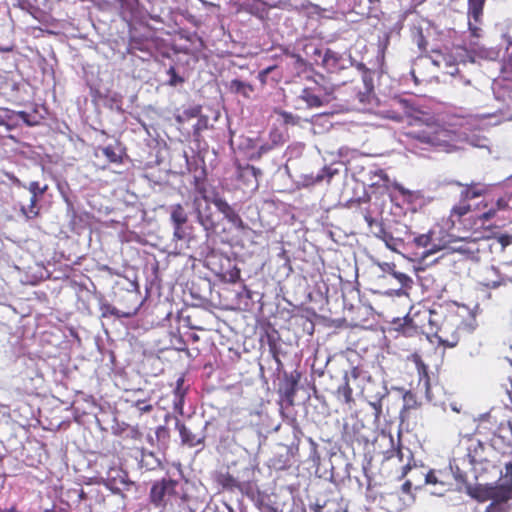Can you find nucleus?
<instances>
[{
	"label": "nucleus",
	"mask_w": 512,
	"mask_h": 512,
	"mask_svg": "<svg viewBox=\"0 0 512 512\" xmlns=\"http://www.w3.org/2000/svg\"><path fill=\"white\" fill-rule=\"evenodd\" d=\"M512 237L509 235H500L498 237V242L502 245V247H506L511 243Z\"/></svg>",
	"instance_id": "48"
},
{
	"label": "nucleus",
	"mask_w": 512,
	"mask_h": 512,
	"mask_svg": "<svg viewBox=\"0 0 512 512\" xmlns=\"http://www.w3.org/2000/svg\"><path fill=\"white\" fill-rule=\"evenodd\" d=\"M327 506H328L327 504H324V505L317 504L316 508H315V512H331ZM335 512H338V511H335Z\"/></svg>",
	"instance_id": "53"
},
{
	"label": "nucleus",
	"mask_w": 512,
	"mask_h": 512,
	"mask_svg": "<svg viewBox=\"0 0 512 512\" xmlns=\"http://www.w3.org/2000/svg\"><path fill=\"white\" fill-rule=\"evenodd\" d=\"M486 0H468V26L469 39L464 41L463 47L455 49V60L458 63H474L477 59H494L496 52L479 43L482 29L478 26L483 16V7Z\"/></svg>",
	"instance_id": "3"
},
{
	"label": "nucleus",
	"mask_w": 512,
	"mask_h": 512,
	"mask_svg": "<svg viewBox=\"0 0 512 512\" xmlns=\"http://www.w3.org/2000/svg\"><path fill=\"white\" fill-rule=\"evenodd\" d=\"M200 113V107H195L186 112L190 117H196Z\"/></svg>",
	"instance_id": "54"
},
{
	"label": "nucleus",
	"mask_w": 512,
	"mask_h": 512,
	"mask_svg": "<svg viewBox=\"0 0 512 512\" xmlns=\"http://www.w3.org/2000/svg\"><path fill=\"white\" fill-rule=\"evenodd\" d=\"M511 389L505 385V394L508 402L504 401L506 407L512 409V383ZM493 450H499L502 454L512 451V421L501 423L497 432L491 440V444H484L478 440H470L467 447V454L461 458H454L450 462V469L454 478L461 483H467L471 478L477 480L482 473L490 468L496 469L494 460L491 459ZM506 476H512V461L505 464Z\"/></svg>",
	"instance_id": "1"
},
{
	"label": "nucleus",
	"mask_w": 512,
	"mask_h": 512,
	"mask_svg": "<svg viewBox=\"0 0 512 512\" xmlns=\"http://www.w3.org/2000/svg\"><path fill=\"white\" fill-rule=\"evenodd\" d=\"M391 276L400 283L402 288H410L413 283L412 279L408 275L396 270H394Z\"/></svg>",
	"instance_id": "34"
},
{
	"label": "nucleus",
	"mask_w": 512,
	"mask_h": 512,
	"mask_svg": "<svg viewBox=\"0 0 512 512\" xmlns=\"http://www.w3.org/2000/svg\"><path fill=\"white\" fill-rule=\"evenodd\" d=\"M363 82H364V84H365L366 88H367L368 90H370L371 88H369V87H368L366 77H364V78H363Z\"/></svg>",
	"instance_id": "63"
},
{
	"label": "nucleus",
	"mask_w": 512,
	"mask_h": 512,
	"mask_svg": "<svg viewBox=\"0 0 512 512\" xmlns=\"http://www.w3.org/2000/svg\"><path fill=\"white\" fill-rule=\"evenodd\" d=\"M104 156L112 163L120 162V156L115 152L114 148L107 146L102 150Z\"/></svg>",
	"instance_id": "39"
},
{
	"label": "nucleus",
	"mask_w": 512,
	"mask_h": 512,
	"mask_svg": "<svg viewBox=\"0 0 512 512\" xmlns=\"http://www.w3.org/2000/svg\"><path fill=\"white\" fill-rule=\"evenodd\" d=\"M356 67H357V69H358L359 71H363V70H365V65H364V64H362V63H357V64H356Z\"/></svg>",
	"instance_id": "61"
},
{
	"label": "nucleus",
	"mask_w": 512,
	"mask_h": 512,
	"mask_svg": "<svg viewBox=\"0 0 512 512\" xmlns=\"http://www.w3.org/2000/svg\"><path fill=\"white\" fill-rule=\"evenodd\" d=\"M155 436L158 441L165 442L169 437V431L165 426H159L155 431Z\"/></svg>",
	"instance_id": "40"
},
{
	"label": "nucleus",
	"mask_w": 512,
	"mask_h": 512,
	"mask_svg": "<svg viewBox=\"0 0 512 512\" xmlns=\"http://www.w3.org/2000/svg\"><path fill=\"white\" fill-rule=\"evenodd\" d=\"M0 126H4L8 131L18 127L16 111L8 108H0Z\"/></svg>",
	"instance_id": "20"
},
{
	"label": "nucleus",
	"mask_w": 512,
	"mask_h": 512,
	"mask_svg": "<svg viewBox=\"0 0 512 512\" xmlns=\"http://www.w3.org/2000/svg\"><path fill=\"white\" fill-rule=\"evenodd\" d=\"M271 145L276 148L283 145L286 141L285 135L277 128L269 132V140Z\"/></svg>",
	"instance_id": "30"
},
{
	"label": "nucleus",
	"mask_w": 512,
	"mask_h": 512,
	"mask_svg": "<svg viewBox=\"0 0 512 512\" xmlns=\"http://www.w3.org/2000/svg\"><path fill=\"white\" fill-rule=\"evenodd\" d=\"M493 207L496 212L506 210L508 208V200L505 198H499Z\"/></svg>",
	"instance_id": "47"
},
{
	"label": "nucleus",
	"mask_w": 512,
	"mask_h": 512,
	"mask_svg": "<svg viewBox=\"0 0 512 512\" xmlns=\"http://www.w3.org/2000/svg\"><path fill=\"white\" fill-rule=\"evenodd\" d=\"M396 456L399 462L404 463L402 466L401 477H405L411 470V461L413 460L412 451L407 447H398L392 451L391 457Z\"/></svg>",
	"instance_id": "16"
},
{
	"label": "nucleus",
	"mask_w": 512,
	"mask_h": 512,
	"mask_svg": "<svg viewBox=\"0 0 512 512\" xmlns=\"http://www.w3.org/2000/svg\"><path fill=\"white\" fill-rule=\"evenodd\" d=\"M357 97L359 99V102L363 103L369 97V95L366 93H359Z\"/></svg>",
	"instance_id": "56"
},
{
	"label": "nucleus",
	"mask_w": 512,
	"mask_h": 512,
	"mask_svg": "<svg viewBox=\"0 0 512 512\" xmlns=\"http://www.w3.org/2000/svg\"><path fill=\"white\" fill-rule=\"evenodd\" d=\"M271 70H272V68L269 67V68H266L263 71H261L259 74L260 78L262 79L263 77H265Z\"/></svg>",
	"instance_id": "58"
},
{
	"label": "nucleus",
	"mask_w": 512,
	"mask_h": 512,
	"mask_svg": "<svg viewBox=\"0 0 512 512\" xmlns=\"http://www.w3.org/2000/svg\"><path fill=\"white\" fill-rule=\"evenodd\" d=\"M354 65L350 54L338 53L332 49H326L323 54L322 66L329 73H337Z\"/></svg>",
	"instance_id": "6"
},
{
	"label": "nucleus",
	"mask_w": 512,
	"mask_h": 512,
	"mask_svg": "<svg viewBox=\"0 0 512 512\" xmlns=\"http://www.w3.org/2000/svg\"><path fill=\"white\" fill-rule=\"evenodd\" d=\"M378 266L383 272L388 273L390 275L394 272L396 267L394 263L387 262L378 263Z\"/></svg>",
	"instance_id": "45"
},
{
	"label": "nucleus",
	"mask_w": 512,
	"mask_h": 512,
	"mask_svg": "<svg viewBox=\"0 0 512 512\" xmlns=\"http://www.w3.org/2000/svg\"><path fill=\"white\" fill-rule=\"evenodd\" d=\"M496 210L494 209V207H491L488 211L482 213L481 215H479V220L482 221V222H485V221H488L490 220L491 218H493L495 215H496Z\"/></svg>",
	"instance_id": "44"
},
{
	"label": "nucleus",
	"mask_w": 512,
	"mask_h": 512,
	"mask_svg": "<svg viewBox=\"0 0 512 512\" xmlns=\"http://www.w3.org/2000/svg\"><path fill=\"white\" fill-rule=\"evenodd\" d=\"M459 72L458 68L454 67L453 65L450 66V70L447 71L448 74L454 76Z\"/></svg>",
	"instance_id": "57"
},
{
	"label": "nucleus",
	"mask_w": 512,
	"mask_h": 512,
	"mask_svg": "<svg viewBox=\"0 0 512 512\" xmlns=\"http://www.w3.org/2000/svg\"><path fill=\"white\" fill-rule=\"evenodd\" d=\"M261 175L262 171L252 165L247 164L238 167V178L253 190L258 189V177Z\"/></svg>",
	"instance_id": "14"
},
{
	"label": "nucleus",
	"mask_w": 512,
	"mask_h": 512,
	"mask_svg": "<svg viewBox=\"0 0 512 512\" xmlns=\"http://www.w3.org/2000/svg\"><path fill=\"white\" fill-rule=\"evenodd\" d=\"M217 210L223 214L224 218L232 213L235 209L222 197L215 196L212 200Z\"/></svg>",
	"instance_id": "29"
},
{
	"label": "nucleus",
	"mask_w": 512,
	"mask_h": 512,
	"mask_svg": "<svg viewBox=\"0 0 512 512\" xmlns=\"http://www.w3.org/2000/svg\"><path fill=\"white\" fill-rule=\"evenodd\" d=\"M103 484L113 494L122 495V490H127L132 482L125 471L119 468H111L107 473V477L103 480Z\"/></svg>",
	"instance_id": "8"
},
{
	"label": "nucleus",
	"mask_w": 512,
	"mask_h": 512,
	"mask_svg": "<svg viewBox=\"0 0 512 512\" xmlns=\"http://www.w3.org/2000/svg\"><path fill=\"white\" fill-rule=\"evenodd\" d=\"M207 124L206 118H201L197 121V123L194 125V131L195 133H198L201 129L205 128Z\"/></svg>",
	"instance_id": "49"
},
{
	"label": "nucleus",
	"mask_w": 512,
	"mask_h": 512,
	"mask_svg": "<svg viewBox=\"0 0 512 512\" xmlns=\"http://www.w3.org/2000/svg\"><path fill=\"white\" fill-rule=\"evenodd\" d=\"M359 372L357 368H353L350 373H345L343 376V383L337 388V397L345 403L352 401V388L350 387V380H356Z\"/></svg>",
	"instance_id": "15"
},
{
	"label": "nucleus",
	"mask_w": 512,
	"mask_h": 512,
	"mask_svg": "<svg viewBox=\"0 0 512 512\" xmlns=\"http://www.w3.org/2000/svg\"><path fill=\"white\" fill-rule=\"evenodd\" d=\"M486 191L487 188L485 185L472 184L470 186H466V188L461 192V198L467 201L483 195Z\"/></svg>",
	"instance_id": "24"
},
{
	"label": "nucleus",
	"mask_w": 512,
	"mask_h": 512,
	"mask_svg": "<svg viewBox=\"0 0 512 512\" xmlns=\"http://www.w3.org/2000/svg\"><path fill=\"white\" fill-rule=\"evenodd\" d=\"M425 482L427 484H436L437 483V478L434 475V473H432V472L427 473L425 475Z\"/></svg>",
	"instance_id": "51"
},
{
	"label": "nucleus",
	"mask_w": 512,
	"mask_h": 512,
	"mask_svg": "<svg viewBox=\"0 0 512 512\" xmlns=\"http://www.w3.org/2000/svg\"><path fill=\"white\" fill-rule=\"evenodd\" d=\"M208 422L205 423L204 427L199 432H192L188 427H186L179 419L175 421V427L179 431L181 442L183 445L188 447H196L201 445L204 446V441L206 438L205 430L208 426Z\"/></svg>",
	"instance_id": "10"
},
{
	"label": "nucleus",
	"mask_w": 512,
	"mask_h": 512,
	"mask_svg": "<svg viewBox=\"0 0 512 512\" xmlns=\"http://www.w3.org/2000/svg\"><path fill=\"white\" fill-rule=\"evenodd\" d=\"M24 187L31 193V195L38 196V197H42L48 189L47 185H44L41 187L39 182H37V181H32L29 183L28 186H24Z\"/></svg>",
	"instance_id": "33"
},
{
	"label": "nucleus",
	"mask_w": 512,
	"mask_h": 512,
	"mask_svg": "<svg viewBox=\"0 0 512 512\" xmlns=\"http://www.w3.org/2000/svg\"><path fill=\"white\" fill-rule=\"evenodd\" d=\"M278 115L281 117L282 122L286 125H292V126H303V123H308V119H303L298 115H295L291 112L280 110L277 112Z\"/></svg>",
	"instance_id": "25"
},
{
	"label": "nucleus",
	"mask_w": 512,
	"mask_h": 512,
	"mask_svg": "<svg viewBox=\"0 0 512 512\" xmlns=\"http://www.w3.org/2000/svg\"><path fill=\"white\" fill-rule=\"evenodd\" d=\"M194 209L197 221L204 228V230L213 231L216 228V223L213 219L212 209L206 197L195 198Z\"/></svg>",
	"instance_id": "9"
},
{
	"label": "nucleus",
	"mask_w": 512,
	"mask_h": 512,
	"mask_svg": "<svg viewBox=\"0 0 512 512\" xmlns=\"http://www.w3.org/2000/svg\"><path fill=\"white\" fill-rule=\"evenodd\" d=\"M108 309H109V312H110L111 314H115V308H111V309H110V307H108Z\"/></svg>",
	"instance_id": "64"
},
{
	"label": "nucleus",
	"mask_w": 512,
	"mask_h": 512,
	"mask_svg": "<svg viewBox=\"0 0 512 512\" xmlns=\"http://www.w3.org/2000/svg\"><path fill=\"white\" fill-rule=\"evenodd\" d=\"M414 112V105L410 99L405 97L392 99L389 107L380 111L383 117L396 122H402L405 118L412 117Z\"/></svg>",
	"instance_id": "5"
},
{
	"label": "nucleus",
	"mask_w": 512,
	"mask_h": 512,
	"mask_svg": "<svg viewBox=\"0 0 512 512\" xmlns=\"http://www.w3.org/2000/svg\"><path fill=\"white\" fill-rule=\"evenodd\" d=\"M134 406L141 412V413H148L152 410V405L146 403L144 400H137L134 402Z\"/></svg>",
	"instance_id": "41"
},
{
	"label": "nucleus",
	"mask_w": 512,
	"mask_h": 512,
	"mask_svg": "<svg viewBox=\"0 0 512 512\" xmlns=\"http://www.w3.org/2000/svg\"><path fill=\"white\" fill-rule=\"evenodd\" d=\"M451 408H452V410H453V411H455V412H459V409H458V407L456 406V404H451Z\"/></svg>",
	"instance_id": "62"
},
{
	"label": "nucleus",
	"mask_w": 512,
	"mask_h": 512,
	"mask_svg": "<svg viewBox=\"0 0 512 512\" xmlns=\"http://www.w3.org/2000/svg\"><path fill=\"white\" fill-rule=\"evenodd\" d=\"M424 385L426 387V394L428 395L429 394V381H428V378H426L424 380Z\"/></svg>",
	"instance_id": "60"
},
{
	"label": "nucleus",
	"mask_w": 512,
	"mask_h": 512,
	"mask_svg": "<svg viewBox=\"0 0 512 512\" xmlns=\"http://www.w3.org/2000/svg\"><path fill=\"white\" fill-rule=\"evenodd\" d=\"M178 481L172 479H163L153 484L150 491L151 502L156 506L165 505L171 496L176 493Z\"/></svg>",
	"instance_id": "7"
},
{
	"label": "nucleus",
	"mask_w": 512,
	"mask_h": 512,
	"mask_svg": "<svg viewBox=\"0 0 512 512\" xmlns=\"http://www.w3.org/2000/svg\"><path fill=\"white\" fill-rule=\"evenodd\" d=\"M414 243L418 247L426 248L427 254H432L437 252L440 248L435 244H432V236L431 233L421 234L413 239Z\"/></svg>",
	"instance_id": "23"
},
{
	"label": "nucleus",
	"mask_w": 512,
	"mask_h": 512,
	"mask_svg": "<svg viewBox=\"0 0 512 512\" xmlns=\"http://www.w3.org/2000/svg\"><path fill=\"white\" fill-rule=\"evenodd\" d=\"M387 229H388V223L385 224L383 222H377L375 223V225L373 226V229H370L371 230V233L378 239L382 240L384 239V237L386 236L387 234Z\"/></svg>",
	"instance_id": "35"
},
{
	"label": "nucleus",
	"mask_w": 512,
	"mask_h": 512,
	"mask_svg": "<svg viewBox=\"0 0 512 512\" xmlns=\"http://www.w3.org/2000/svg\"><path fill=\"white\" fill-rule=\"evenodd\" d=\"M313 54L315 56H318V57H322L323 58V54L322 51L319 49V48H314V51H313Z\"/></svg>",
	"instance_id": "59"
},
{
	"label": "nucleus",
	"mask_w": 512,
	"mask_h": 512,
	"mask_svg": "<svg viewBox=\"0 0 512 512\" xmlns=\"http://www.w3.org/2000/svg\"><path fill=\"white\" fill-rule=\"evenodd\" d=\"M383 242L389 250L395 253L401 254L405 248V244L398 237H395L393 234L389 233V231H387Z\"/></svg>",
	"instance_id": "26"
},
{
	"label": "nucleus",
	"mask_w": 512,
	"mask_h": 512,
	"mask_svg": "<svg viewBox=\"0 0 512 512\" xmlns=\"http://www.w3.org/2000/svg\"><path fill=\"white\" fill-rule=\"evenodd\" d=\"M490 500L485 512H510L512 510V479H501L495 485H485L478 496Z\"/></svg>",
	"instance_id": "4"
},
{
	"label": "nucleus",
	"mask_w": 512,
	"mask_h": 512,
	"mask_svg": "<svg viewBox=\"0 0 512 512\" xmlns=\"http://www.w3.org/2000/svg\"><path fill=\"white\" fill-rule=\"evenodd\" d=\"M139 466L147 471H153L161 466V461L153 452L142 449L140 452Z\"/></svg>",
	"instance_id": "17"
},
{
	"label": "nucleus",
	"mask_w": 512,
	"mask_h": 512,
	"mask_svg": "<svg viewBox=\"0 0 512 512\" xmlns=\"http://www.w3.org/2000/svg\"><path fill=\"white\" fill-rule=\"evenodd\" d=\"M364 219H365L366 223L368 224V226L370 227V229H373V226L375 225V223L378 222L377 220L372 218L370 215H365Z\"/></svg>",
	"instance_id": "52"
},
{
	"label": "nucleus",
	"mask_w": 512,
	"mask_h": 512,
	"mask_svg": "<svg viewBox=\"0 0 512 512\" xmlns=\"http://www.w3.org/2000/svg\"><path fill=\"white\" fill-rule=\"evenodd\" d=\"M42 117H37L35 114H30L26 111H16V121H22L29 127H34L40 124Z\"/></svg>",
	"instance_id": "27"
},
{
	"label": "nucleus",
	"mask_w": 512,
	"mask_h": 512,
	"mask_svg": "<svg viewBox=\"0 0 512 512\" xmlns=\"http://www.w3.org/2000/svg\"><path fill=\"white\" fill-rule=\"evenodd\" d=\"M173 239L174 240H182L185 237V230L183 225H173Z\"/></svg>",
	"instance_id": "42"
},
{
	"label": "nucleus",
	"mask_w": 512,
	"mask_h": 512,
	"mask_svg": "<svg viewBox=\"0 0 512 512\" xmlns=\"http://www.w3.org/2000/svg\"><path fill=\"white\" fill-rule=\"evenodd\" d=\"M269 346H270V351L271 353L273 354V358L275 359V361L277 362L278 366L281 365V361L280 359L278 358L277 354H276V345L275 343H273L271 341V339L269 338Z\"/></svg>",
	"instance_id": "50"
},
{
	"label": "nucleus",
	"mask_w": 512,
	"mask_h": 512,
	"mask_svg": "<svg viewBox=\"0 0 512 512\" xmlns=\"http://www.w3.org/2000/svg\"><path fill=\"white\" fill-rule=\"evenodd\" d=\"M470 210V205L466 203L465 200H463V203H460L459 205H456L452 208L451 214L457 215L458 217H461L465 214H467Z\"/></svg>",
	"instance_id": "38"
},
{
	"label": "nucleus",
	"mask_w": 512,
	"mask_h": 512,
	"mask_svg": "<svg viewBox=\"0 0 512 512\" xmlns=\"http://www.w3.org/2000/svg\"><path fill=\"white\" fill-rule=\"evenodd\" d=\"M487 289L496 290L512 285V275L502 273L499 268L491 266L486 271V276L481 283Z\"/></svg>",
	"instance_id": "11"
},
{
	"label": "nucleus",
	"mask_w": 512,
	"mask_h": 512,
	"mask_svg": "<svg viewBox=\"0 0 512 512\" xmlns=\"http://www.w3.org/2000/svg\"><path fill=\"white\" fill-rule=\"evenodd\" d=\"M184 378L180 377L176 381V387L173 391L174 399H173V408L179 414H183L184 407V399L186 394V389L183 387Z\"/></svg>",
	"instance_id": "18"
},
{
	"label": "nucleus",
	"mask_w": 512,
	"mask_h": 512,
	"mask_svg": "<svg viewBox=\"0 0 512 512\" xmlns=\"http://www.w3.org/2000/svg\"><path fill=\"white\" fill-rule=\"evenodd\" d=\"M411 487V480L405 481L402 485V491L407 494L406 498L404 499L403 507L411 505L414 500L413 496L410 494Z\"/></svg>",
	"instance_id": "37"
},
{
	"label": "nucleus",
	"mask_w": 512,
	"mask_h": 512,
	"mask_svg": "<svg viewBox=\"0 0 512 512\" xmlns=\"http://www.w3.org/2000/svg\"><path fill=\"white\" fill-rule=\"evenodd\" d=\"M170 219L173 225H184L188 220V215L181 204H175L170 207Z\"/></svg>",
	"instance_id": "22"
},
{
	"label": "nucleus",
	"mask_w": 512,
	"mask_h": 512,
	"mask_svg": "<svg viewBox=\"0 0 512 512\" xmlns=\"http://www.w3.org/2000/svg\"><path fill=\"white\" fill-rule=\"evenodd\" d=\"M228 88L232 93L241 94L246 98H249L254 90L250 83L238 79L230 81Z\"/></svg>",
	"instance_id": "21"
},
{
	"label": "nucleus",
	"mask_w": 512,
	"mask_h": 512,
	"mask_svg": "<svg viewBox=\"0 0 512 512\" xmlns=\"http://www.w3.org/2000/svg\"><path fill=\"white\" fill-rule=\"evenodd\" d=\"M322 172L323 174L319 175L317 180H323L324 178L330 180L337 171L333 170L331 167H325Z\"/></svg>",
	"instance_id": "46"
},
{
	"label": "nucleus",
	"mask_w": 512,
	"mask_h": 512,
	"mask_svg": "<svg viewBox=\"0 0 512 512\" xmlns=\"http://www.w3.org/2000/svg\"><path fill=\"white\" fill-rule=\"evenodd\" d=\"M324 97H322L321 93H317L314 88L306 87L302 89L299 98L303 100L309 108H318L324 105V103L328 102L329 96L332 93V88L323 87Z\"/></svg>",
	"instance_id": "12"
},
{
	"label": "nucleus",
	"mask_w": 512,
	"mask_h": 512,
	"mask_svg": "<svg viewBox=\"0 0 512 512\" xmlns=\"http://www.w3.org/2000/svg\"><path fill=\"white\" fill-rule=\"evenodd\" d=\"M387 231H389V233L393 234L395 237H398L404 244L406 240H409L412 235L409 227L398 221L389 222Z\"/></svg>",
	"instance_id": "19"
},
{
	"label": "nucleus",
	"mask_w": 512,
	"mask_h": 512,
	"mask_svg": "<svg viewBox=\"0 0 512 512\" xmlns=\"http://www.w3.org/2000/svg\"><path fill=\"white\" fill-rule=\"evenodd\" d=\"M167 74L170 76L169 81H168V84L170 86H177L178 84H181L184 82V79L176 73V70L173 66H171L168 69Z\"/></svg>",
	"instance_id": "36"
},
{
	"label": "nucleus",
	"mask_w": 512,
	"mask_h": 512,
	"mask_svg": "<svg viewBox=\"0 0 512 512\" xmlns=\"http://www.w3.org/2000/svg\"><path fill=\"white\" fill-rule=\"evenodd\" d=\"M273 149H275V148L271 145V143L269 141L261 144L257 151L258 157H261L262 155L267 154L268 152H270Z\"/></svg>",
	"instance_id": "43"
},
{
	"label": "nucleus",
	"mask_w": 512,
	"mask_h": 512,
	"mask_svg": "<svg viewBox=\"0 0 512 512\" xmlns=\"http://www.w3.org/2000/svg\"><path fill=\"white\" fill-rule=\"evenodd\" d=\"M410 137L414 146L426 149L431 147L436 151L451 153L464 149L465 145L483 148L487 146V139L478 135H467L465 132H457L444 126L435 124L412 131Z\"/></svg>",
	"instance_id": "2"
},
{
	"label": "nucleus",
	"mask_w": 512,
	"mask_h": 512,
	"mask_svg": "<svg viewBox=\"0 0 512 512\" xmlns=\"http://www.w3.org/2000/svg\"><path fill=\"white\" fill-rule=\"evenodd\" d=\"M38 196L31 195L30 204L28 207H22L21 211L26 216V218L31 219L37 216L38 211L36 209V203L38 201Z\"/></svg>",
	"instance_id": "31"
},
{
	"label": "nucleus",
	"mask_w": 512,
	"mask_h": 512,
	"mask_svg": "<svg viewBox=\"0 0 512 512\" xmlns=\"http://www.w3.org/2000/svg\"><path fill=\"white\" fill-rule=\"evenodd\" d=\"M217 210L223 214L224 218L232 213L235 209L222 197L215 196L212 200Z\"/></svg>",
	"instance_id": "28"
},
{
	"label": "nucleus",
	"mask_w": 512,
	"mask_h": 512,
	"mask_svg": "<svg viewBox=\"0 0 512 512\" xmlns=\"http://www.w3.org/2000/svg\"><path fill=\"white\" fill-rule=\"evenodd\" d=\"M225 219L237 230L242 231L246 228V224L235 210L225 217Z\"/></svg>",
	"instance_id": "32"
},
{
	"label": "nucleus",
	"mask_w": 512,
	"mask_h": 512,
	"mask_svg": "<svg viewBox=\"0 0 512 512\" xmlns=\"http://www.w3.org/2000/svg\"><path fill=\"white\" fill-rule=\"evenodd\" d=\"M439 343L445 347L453 348L459 342V333L454 329L452 322H445L435 333Z\"/></svg>",
	"instance_id": "13"
},
{
	"label": "nucleus",
	"mask_w": 512,
	"mask_h": 512,
	"mask_svg": "<svg viewBox=\"0 0 512 512\" xmlns=\"http://www.w3.org/2000/svg\"><path fill=\"white\" fill-rule=\"evenodd\" d=\"M435 316H436V314H435V313L430 312V317H429V320H428V321H429V324H430L431 326H434V325H435V326H437V319L435 318Z\"/></svg>",
	"instance_id": "55"
}]
</instances>
